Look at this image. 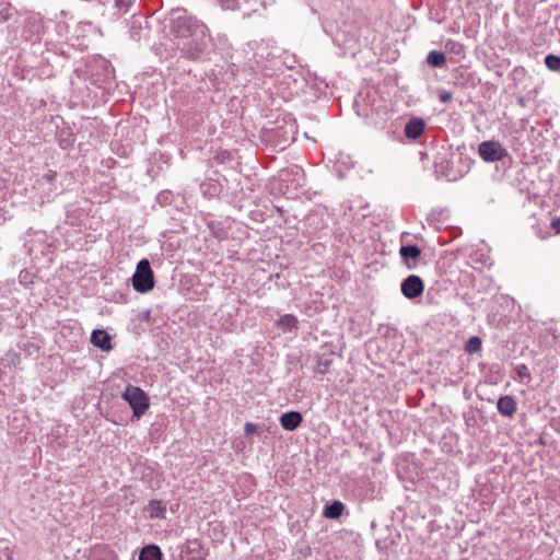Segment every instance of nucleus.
I'll return each mask as SVG.
<instances>
[{
    "mask_svg": "<svg viewBox=\"0 0 560 560\" xmlns=\"http://www.w3.org/2000/svg\"><path fill=\"white\" fill-rule=\"evenodd\" d=\"M170 28L171 33L182 40L178 43L179 49L188 59L201 58L211 43L208 27L196 18L188 15L185 9L172 10Z\"/></svg>",
    "mask_w": 560,
    "mask_h": 560,
    "instance_id": "f257e3e1",
    "label": "nucleus"
},
{
    "mask_svg": "<svg viewBox=\"0 0 560 560\" xmlns=\"http://www.w3.org/2000/svg\"><path fill=\"white\" fill-rule=\"evenodd\" d=\"M122 398L129 404L132 409L133 417L140 418L149 409V397L140 387L128 385L122 393Z\"/></svg>",
    "mask_w": 560,
    "mask_h": 560,
    "instance_id": "f03ea898",
    "label": "nucleus"
},
{
    "mask_svg": "<svg viewBox=\"0 0 560 560\" xmlns=\"http://www.w3.org/2000/svg\"><path fill=\"white\" fill-rule=\"evenodd\" d=\"M133 289L139 293H147L154 287L153 271L148 259H141L132 276Z\"/></svg>",
    "mask_w": 560,
    "mask_h": 560,
    "instance_id": "7ed1b4c3",
    "label": "nucleus"
},
{
    "mask_svg": "<svg viewBox=\"0 0 560 560\" xmlns=\"http://www.w3.org/2000/svg\"><path fill=\"white\" fill-rule=\"evenodd\" d=\"M478 153L486 162H498L508 155L506 149L498 141H483L478 147Z\"/></svg>",
    "mask_w": 560,
    "mask_h": 560,
    "instance_id": "20e7f679",
    "label": "nucleus"
},
{
    "mask_svg": "<svg viewBox=\"0 0 560 560\" xmlns=\"http://www.w3.org/2000/svg\"><path fill=\"white\" fill-rule=\"evenodd\" d=\"M400 290L405 298L409 300L416 299L423 293V280L417 275H410L402 280Z\"/></svg>",
    "mask_w": 560,
    "mask_h": 560,
    "instance_id": "39448f33",
    "label": "nucleus"
},
{
    "mask_svg": "<svg viewBox=\"0 0 560 560\" xmlns=\"http://www.w3.org/2000/svg\"><path fill=\"white\" fill-rule=\"evenodd\" d=\"M399 255L409 270L418 267V259L421 255V249L418 245H402L399 249Z\"/></svg>",
    "mask_w": 560,
    "mask_h": 560,
    "instance_id": "423d86ee",
    "label": "nucleus"
},
{
    "mask_svg": "<svg viewBox=\"0 0 560 560\" xmlns=\"http://www.w3.org/2000/svg\"><path fill=\"white\" fill-rule=\"evenodd\" d=\"M424 120L413 117L405 126V135L410 140H417L424 131Z\"/></svg>",
    "mask_w": 560,
    "mask_h": 560,
    "instance_id": "0eeeda50",
    "label": "nucleus"
},
{
    "mask_svg": "<svg viewBox=\"0 0 560 560\" xmlns=\"http://www.w3.org/2000/svg\"><path fill=\"white\" fill-rule=\"evenodd\" d=\"M498 411L505 417H513L517 409L516 400L513 396H501L497 404Z\"/></svg>",
    "mask_w": 560,
    "mask_h": 560,
    "instance_id": "6e6552de",
    "label": "nucleus"
},
{
    "mask_svg": "<svg viewBox=\"0 0 560 560\" xmlns=\"http://www.w3.org/2000/svg\"><path fill=\"white\" fill-rule=\"evenodd\" d=\"M302 420V415L299 411H288L280 417V424L287 431H294Z\"/></svg>",
    "mask_w": 560,
    "mask_h": 560,
    "instance_id": "1a4fd4ad",
    "label": "nucleus"
},
{
    "mask_svg": "<svg viewBox=\"0 0 560 560\" xmlns=\"http://www.w3.org/2000/svg\"><path fill=\"white\" fill-rule=\"evenodd\" d=\"M91 342L94 347H97L103 351H109L112 349L110 336L105 330H93L91 335Z\"/></svg>",
    "mask_w": 560,
    "mask_h": 560,
    "instance_id": "9d476101",
    "label": "nucleus"
},
{
    "mask_svg": "<svg viewBox=\"0 0 560 560\" xmlns=\"http://www.w3.org/2000/svg\"><path fill=\"white\" fill-rule=\"evenodd\" d=\"M145 510L151 518L163 520L166 516V504L160 500H151Z\"/></svg>",
    "mask_w": 560,
    "mask_h": 560,
    "instance_id": "9b49d317",
    "label": "nucleus"
},
{
    "mask_svg": "<svg viewBox=\"0 0 560 560\" xmlns=\"http://www.w3.org/2000/svg\"><path fill=\"white\" fill-rule=\"evenodd\" d=\"M162 552L159 546L156 545H147L144 546L139 553V560H161Z\"/></svg>",
    "mask_w": 560,
    "mask_h": 560,
    "instance_id": "f8f14e48",
    "label": "nucleus"
},
{
    "mask_svg": "<svg viewBox=\"0 0 560 560\" xmlns=\"http://www.w3.org/2000/svg\"><path fill=\"white\" fill-rule=\"evenodd\" d=\"M427 63L432 68H443L446 65V56L443 51L431 50L427 56Z\"/></svg>",
    "mask_w": 560,
    "mask_h": 560,
    "instance_id": "ddd939ff",
    "label": "nucleus"
},
{
    "mask_svg": "<svg viewBox=\"0 0 560 560\" xmlns=\"http://www.w3.org/2000/svg\"><path fill=\"white\" fill-rule=\"evenodd\" d=\"M343 512V504L340 501H334L331 504L326 505L324 515L327 518H338Z\"/></svg>",
    "mask_w": 560,
    "mask_h": 560,
    "instance_id": "4468645a",
    "label": "nucleus"
},
{
    "mask_svg": "<svg viewBox=\"0 0 560 560\" xmlns=\"http://www.w3.org/2000/svg\"><path fill=\"white\" fill-rule=\"evenodd\" d=\"M445 49L448 54H452L457 57H465V46L454 39H447L445 42Z\"/></svg>",
    "mask_w": 560,
    "mask_h": 560,
    "instance_id": "2eb2a0df",
    "label": "nucleus"
},
{
    "mask_svg": "<svg viewBox=\"0 0 560 560\" xmlns=\"http://www.w3.org/2000/svg\"><path fill=\"white\" fill-rule=\"evenodd\" d=\"M142 16H133L130 23V36L138 40L142 36Z\"/></svg>",
    "mask_w": 560,
    "mask_h": 560,
    "instance_id": "dca6fc26",
    "label": "nucleus"
},
{
    "mask_svg": "<svg viewBox=\"0 0 560 560\" xmlns=\"http://www.w3.org/2000/svg\"><path fill=\"white\" fill-rule=\"evenodd\" d=\"M481 339L478 336H472L465 343V351L469 354L477 353L481 350Z\"/></svg>",
    "mask_w": 560,
    "mask_h": 560,
    "instance_id": "f3484780",
    "label": "nucleus"
},
{
    "mask_svg": "<svg viewBox=\"0 0 560 560\" xmlns=\"http://www.w3.org/2000/svg\"><path fill=\"white\" fill-rule=\"evenodd\" d=\"M223 10H241L247 0H217Z\"/></svg>",
    "mask_w": 560,
    "mask_h": 560,
    "instance_id": "a211bd4d",
    "label": "nucleus"
},
{
    "mask_svg": "<svg viewBox=\"0 0 560 560\" xmlns=\"http://www.w3.org/2000/svg\"><path fill=\"white\" fill-rule=\"evenodd\" d=\"M4 365L16 366L21 362V354L14 350H9L2 358Z\"/></svg>",
    "mask_w": 560,
    "mask_h": 560,
    "instance_id": "6ab92c4d",
    "label": "nucleus"
},
{
    "mask_svg": "<svg viewBox=\"0 0 560 560\" xmlns=\"http://www.w3.org/2000/svg\"><path fill=\"white\" fill-rule=\"evenodd\" d=\"M545 65L551 71H560V56L547 55L545 57Z\"/></svg>",
    "mask_w": 560,
    "mask_h": 560,
    "instance_id": "aec40b11",
    "label": "nucleus"
},
{
    "mask_svg": "<svg viewBox=\"0 0 560 560\" xmlns=\"http://www.w3.org/2000/svg\"><path fill=\"white\" fill-rule=\"evenodd\" d=\"M279 325L289 330H292L293 328L296 327L298 320L293 315L287 314V315H283L282 317H280Z\"/></svg>",
    "mask_w": 560,
    "mask_h": 560,
    "instance_id": "412c9836",
    "label": "nucleus"
},
{
    "mask_svg": "<svg viewBox=\"0 0 560 560\" xmlns=\"http://www.w3.org/2000/svg\"><path fill=\"white\" fill-rule=\"evenodd\" d=\"M515 372L521 380H524V378H526L528 381L530 380V372L526 364L522 363V364L516 365Z\"/></svg>",
    "mask_w": 560,
    "mask_h": 560,
    "instance_id": "4be33fe9",
    "label": "nucleus"
},
{
    "mask_svg": "<svg viewBox=\"0 0 560 560\" xmlns=\"http://www.w3.org/2000/svg\"><path fill=\"white\" fill-rule=\"evenodd\" d=\"M135 0H115V5L124 13L129 11Z\"/></svg>",
    "mask_w": 560,
    "mask_h": 560,
    "instance_id": "5701e85b",
    "label": "nucleus"
},
{
    "mask_svg": "<svg viewBox=\"0 0 560 560\" xmlns=\"http://www.w3.org/2000/svg\"><path fill=\"white\" fill-rule=\"evenodd\" d=\"M244 431L247 435H252V434L256 433L257 425L253 422H246L244 425Z\"/></svg>",
    "mask_w": 560,
    "mask_h": 560,
    "instance_id": "b1692460",
    "label": "nucleus"
},
{
    "mask_svg": "<svg viewBox=\"0 0 560 560\" xmlns=\"http://www.w3.org/2000/svg\"><path fill=\"white\" fill-rule=\"evenodd\" d=\"M452 100V93L451 92H443L440 94V101L442 103H447Z\"/></svg>",
    "mask_w": 560,
    "mask_h": 560,
    "instance_id": "393cba45",
    "label": "nucleus"
},
{
    "mask_svg": "<svg viewBox=\"0 0 560 560\" xmlns=\"http://www.w3.org/2000/svg\"><path fill=\"white\" fill-rule=\"evenodd\" d=\"M551 228L556 231V233H560V217L552 219Z\"/></svg>",
    "mask_w": 560,
    "mask_h": 560,
    "instance_id": "a878e982",
    "label": "nucleus"
},
{
    "mask_svg": "<svg viewBox=\"0 0 560 560\" xmlns=\"http://www.w3.org/2000/svg\"><path fill=\"white\" fill-rule=\"evenodd\" d=\"M56 178V173L51 172L43 176L42 180H46L48 183H51Z\"/></svg>",
    "mask_w": 560,
    "mask_h": 560,
    "instance_id": "bb28decb",
    "label": "nucleus"
},
{
    "mask_svg": "<svg viewBox=\"0 0 560 560\" xmlns=\"http://www.w3.org/2000/svg\"><path fill=\"white\" fill-rule=\"evenodd\" d=\"M445 176H446V178H447L448 180H455V179H456V176H455V175H452V174H448V173H447V174H445Z\"/></svg>",
    "mask_w": 560,
    "mask_h": 560,
    "instance_id": "cd10ccee",
    "label": "nucleus"
},
{
    "mask_svg": "<svg viewBox=\"0 0 560 560\" xmlns=\"http://www.w3.org/2000/svg\"><path fill=\"white\" fill-rule=\"evenodd\" d=\"M518 102H520V104H523V103H524V100L521 97V98L518 100Z\"/></svg>",
    "mask_w": 560,
    "mask_h": 560,
    "instance_id": "c85d7f7f",
    "label": "nucleus"
}]
</instances>
